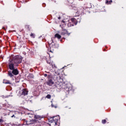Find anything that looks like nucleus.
<instances>
[{
    "instance_id": "15",
    "label": "nucleus",
    "mask_w": 126,
    "mask_h": 126,
    "mask_svg": "<svg viewBox=\"0 0 126 126\" xmlns=\"http://www.w3.org/2000/svg\"><path fill=\"white\" fill-rule=\"evenodd\" d=\"M108 2H109V1H106V3H108Z\"/></svg>"
},
{
    "instance_id": "12",
    "label": "nucleus",
    "mask_w": 126,
    "mask_h": 126,
    "mask_svg": "<svg viewBox=\"0 0 126 126\" xmlns=\"http://www.w3.org/2000/svg\"><path fill=\"white\" fill-rule=\"evenodd\" d=\"M102 123V124H106V120H103Z\"/></svg>"
},
{
    "instance_id": "18",
    "label": "nucleus",
    "mask_w": 126,
    "mask_h": 126,
    "mask_svg": "<svg viewBox=\"0 0 126 126\" xmlns=\"http://www.w3.org/2000/svg\"><path fill=\"white\" fill-rule=\"evenodd\" d=\"M1 122V120H0V122Z\"/></svg>"
},
{
    "instance_id": "10",
    "label": "nucleus",
    "mask_w": 126,
    "mask_h": 126,
    "mask_svg": "<svg viewBox=\"0 0 126 126\" xmlns=\"http://www.w3.org/2000/svg\"><path fill=\"white\" fill-rule=\"evenodd\" d=\"M46 98H47V99H51V95L48 94V95L46 96Z\"/></svg>"
},
{
    "instance_id": "7",
    "label": "nucleus",
    "mask_w": 126,
    "mask_h": 126,
    "mask_svg": "<svg viewBox=\"0 0 126 126\" xmlns=\"http://www.w3.org/2000/svg\"><path fill=\"white\" fill-rule=\"evenodd\" d=\"M55 37L56 38H58V39H61L62 38V36H61L59 33L56 34Z\"/></svg>"
},
{
    "instance_id": "9",
    "label": "nucleus",
    "mask_w": 126,
    "mask_h": 126,
    "mask_svg": "<svg viewBox=\"0 0 126 126\" xmlns=\"http://www.w3.org/2000/svg\"><path fill=\"white\" fill-rule=\"evenodd\" d=\"M53 125H54V126H56L57 125V122H52L50 126H53Z\"/></svg>"
},
{
    "instance_id": "6",
    "label": "nucleus",
    "mask_w": 126,
    "mask_h": 126,
    "mask_svg": "<svg viewBox=\"0 0 126 126\" xmlns=\"http://www.w3.org/2000/svg\"><path fill=\"white\" fill-rule=\"evenodd\" d=\"M3 83L5 84H10V82L7 80L4 79L3 81Z\"/></svg>"
},
{
    "instance_id": "1",
    "label": "nucleus",
    "mask_w": 126,
    "mask_h": 126,
    "mask_svg": "<svg viewBox=\"0 0 126 126\" xmlns=\"http://www.w3.org/2000/svg\"><path fill=\"white\" fill-rule=\"evenodd\" d=\"M13 60H14L12 61H13V63H20L22 61V57H21V56H17L14 57Z\"/></svg>"
},
{
    "instance_id": "17",
    "label": "nucleus",
    "mask_w": 126,
    "mask_h": 126,
    "mask_svg": "<svg viewBox=\"0 0 126 126\" xmlns=\"http://www.w3.org/2000/svg\"><path fill=\"white\" fill-rule=\"evenodd\" d=\"M45 76H47V74H45Z\"/></svg>"
},
{
    "instance_id": "13",
    "label": "nucleus",
    "mask_w": 126,
    "mask_h": 126,
    "mask_svg": "<svg viewBox=\"0 0 126 126\" xmlns=\"http://www.w3.org/2000/svg\"><path fill=\"white\" fill-rule=\"evenodd\" d=\"M71 20L72 22H74V21H75V18H72V19H71Z\"/></svg>"
},
{
    "instance_id": "2",
    "label": "nucleus",
    "mask_w": 126,
    "mask_h": 126,
    "mask_svg": "<svg viewBox=\"0 0 126 126\" xmlns=\"http://www.w3.org/2000/svg\"><path fill=\"white\" fill-rule=\"evenodd\" d=\"M9 68L12 70L13 69H14V65H13V61H11V60H9Z\"/></svg>"
},
{
    "instance_id": "4",
    "label": "nucleus",
    "mask_w": 126,
    "mask_h": 126,
    "mask_svg": "<svg viewBox=\"0 0 126 126\" xmlns=\"http://www.w3.org/2000/svg\"><path fill=\"white\" fill-rule=\"evenodd\" d=\"M46 83L49 86H52V85L54 84V82H53V80L50 79L48 82H47Z\"/></svg>"
},
{
    "instance_id": "16",
    "label": "nucleus",
    "mask_w": 126,
    "mask_h": 126,
    "mask_svg": "<svg viewBox=\"0 0 126 126\" xmlns=\"http://www.w3.org/2000/svg\"><path fill=\"white\" fill-rule=\"evenodd\" d=\"M58 19H61V17H59L58 18Z\"/></svg>"
},
{
    "instance_id": "11",
    "label": "nucleus",
    "mask_w": 126,
    "mask_h": 126,
    "mask_svg": "<svg viewBox=\"0 0 126 126\" xmlns=\"http://www.w3.org/2000/svg\"><path fill=\"white\" fill-rule=\"evenodd\" d=\"M31 36L32 37V38H35V34L33 33L31 34Z\"/></svg>"
},
{
    "instance_id": "8",
    "label": "nucleus",
    "mask_w": 126,
    "mask_h": 126,
    "mask_svg": "<svg viewBox=\"0 0 126 126\" xmlns=\"http://www.w3.org/2000/svg\"><path fill=\"white\" fill-rule=\"evenodd\" d=\"M8 75L10 76V77H12V76H13V74H12V73L10 72H8Z\"/></svg>"
},
{
    "instance_id": "14",
    "label": "nucleus",
    "mask_w": 126,
    "mask_h": 126,
    "mask_svg": "<svg viewBox=\"0 0 126 126\" xmlns=\"http://www.w3.org/2000/svg\"><path fill=\"white\" fill-rule=\"evenodd\" d=\"M109 2H113V1H112V0H110V1H109Z\"/></svg>"
},
{
    "instance_id": "3",
    "label": "nucleus",
    "mask_w": 126,
    "mask_h": 126,
    "mask_svg": "<svg viewBox=\"0 0 126 126\" xmlns=\"http://www.w3.org/2000/svg\"><path fill=\"white\" fill-rule=\"evenodd\" d=\"M12 73H13L14 75H17L19 73L18 70H17V69H13L12 70Z\"/></svg>"
},
{
    "instance_id": "5",
    "label": "nucleus",
    "mask_w": 126,
    "mask_h": 126,
    "mask_svg": "<svg viewBox=\"0 0 126 126\" xmlns=\"http://www.w3.org/2000/svg\"><path fill=\"white\" fill-rule=\"evenodd\" d=\"M28 94V91L26 89H24L23 90L22 94L23 95H27Z\"/></svg>"
}]
</instances>
